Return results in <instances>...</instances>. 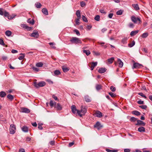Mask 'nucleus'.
<instances>
[{"instance_id":"393cba45","label":"nucleus","mask_w":152,"mask_h":152,"mask_svg":"<svg viewBox=\"0 0 152 152\" xmlns=\"http://www.w3.org/2000/svg\"><path fill=\"white\" fill-rule=\"evenodd\" d=\"M42 12L46 15H48V12L46 8H43L42 9Z\"/></svg>"},{"instance_id":"a19ab883","label":"nucleus","mask_w":152,"mask_h":152,"mask_svg":"<svg viewBox=\"0 0 152 152\" xmlns=\"http://www.w3.org/2000/svg\"><path fill=\"white\" fill-rule=\"evenodd\" d=\"M55 75H58L60 74V72L58 70H56L54 71Z\"/></svg>"},{"instance_id":"79ce46f5","label":"nucleus","mask_w":152,"mask_h":152,"mask_svg":"<svg viewBox=\"0 0 152 152\" xmlns=\"http://www.w3.org/2000/svg\"><path fill=\"white\" fill-rule=\"evenodd\" d=\"M20 54L22 55L19 56L18 58L20 60H22L25 57V56H24V55L22 53H21V54Z\"/></svg>"},{"instance_id":"4d7b16f0","label":"nucleus","mask_w":152,"mask_h":152,"mask_svg":"<svg viewBox=\"0 0 152 152\" xmlns=\"http://www.w3.org/2000/svg\"><path fill=\"white\" fill-rule=\"evenodd\" d=\"M53 101L52 100H50V105L51 107L54 106Z\"/></svg>"},{"instance_id":"4be33fe9","label":"nucleus","mask_w":152,"mask_h":152,"mask_svg":"<svg viewBox=\"0 0 152 152\" xmlns=\"http://www.w3.org/2000/svg\"><path fill=\"white\" fill-rule=\"evenodd\" d=\"M132 6L134 8L135 10H139V8L138 4H133L132 5Z\"/></svg>"},{"instance_id":"1a4fd4ad","label":"nucleus","mask_w":152,"mask_h":152,"mask_svg":"<svg viewBox=\"0 0 152 152\" xmlns=\"http://www.w3.org/2000/svg\"><path fill=\"white\" fill-rule=\"evenodd\" d=\"M21 110L22 112L24 113H29L30 112V110L28 109L25 108V107H22L21 108Z\"/></svg>"},{"instance_id":"473e14b6","label":"nucleus","mask_w":152,"mask_h":152,"mask_svg":"<svg viewBox=\"0 0 152 152\" xmlns=\"http://www.w3.org/2000/svg\"><path fill=\"white\" fill-rule=\"evenodd\" d=\"M127 38H124L122 39L121 40V42L124 44H126L127 43Z\"/></svg>"},{"instance_id":"c9c22d12","label":"nucleus","mask_w":152,"mask_h":152,"mask_svg":"<svg viewBox=\"0 0 152 152\" xmlns=\"http://www.w3.org/2000/svg\"><path fill=\"white\" fill-rule=\"evenodd\" d=\"M114 59V57H112L107 60L108 62H109L110 64H112L113 62Z\"/></svg>"},{"instance_id":"9d476101","label":"nucleus","mask_w":152,"mask_h":152,"mask_svg":"<svg viewBox=\"0 0 152 152\" xmlns=\"http://www.w3.org/2000/svg\"><path fill=\"white\" fill-rule=\"evenodd\" d=\"M94 127L99 129L102 128V126L101 125L100 123L99 122H97L94 125Z\"/></svg>"},{"instance_id":"412c9836","label":"nucleus","mask_w":152,"mask_h":152,"mask_svg":"<svg viewBox=\"0 0 152 152\" xmlns=\"http://www.w3.org/2000/svg\"><path fill=\"white\" fill-rule=\"evenodd\" d=\"M22 131L24 132H27L28 131V128L26 126H24L22 128Z\"/></svg>"},{"instance_id":"f03ea898","label":"nucleus","mask_w":152,"mask_h":152,"mask_svg":"<svg viewBox=\"0 0 152 152\" xmlns=\"http://www.w3.org/2000/svg\"><path fill=\"white\" fill-rule=\"evenodd\" d=\"M70 41L72 43L81 44L82 42L80 39L76 37H73L70 40Z\"/></svg>"},{"instance_id":"cd10ccee","label":"nucleus","mask_w":152,"mask_h":152,"mask_svg":"<svg viewBox=\"0 0 152 152\" xmlns=\"http://www.w3.org/2000/svg\"><path fill=\"white\" fill-rule=\"evenodd\" d=\"M105 150L107 152H117L118 151V150L116 149L110 150L109 149L106 148Z\"/></svg>"},{"instance_id":"dca6fc26","label":"nucleus","mask_w":152,"mask_h":152,"mask_svg":"<svg viewBox=\"0 0 152 152\" xmlns=\"http://www.w3.org/2000/svg\"><path fill=\"white\" fill-rule=\"evenodd\" d=\"M138 131L140 132H144L145 131V129L144 127L141 126L138 128Z\"/></svg>"},{"instance_id":"a211bd4d","label":"nucleus","mask_w":152,"mask_h":152,"mask_svg":"<svg viewBox=\"0 0 152 152\" xmlns=\"http://www.w3.org/2000/svg\"><path fill=\"white\" fill-rule=\"evenodd\" d=\"M132 113L133 114L137 116H139L140 115L141 113L139 111L137 110H134L132 112Z\"/></svg>"},{"instance_id":"20e7f679","label":"nucleus","mask_w":152,"mask_h":152,"mask_svg":"<svg viewBox=\"0 0 152 152\" xmlns=\"http://www.w3.org/2000/svg\"><path fill=\"white\" fill-rule=\"evenodd\" d=\"M131 20L134 23H140L141 22L140 18L138 17H136L134 16H132L131 17Z\"/></svg>"},{"instance_id":"6e6d98bb","label":"nucleus","mask_w":152,"mask_h":152,"mask_svg":"<svg viewBox=\"0 0 152 152\" xmlns=\"http://www.w3.org/2000/svg\"><path fill=\"white\" fill-rule=\"evenodd\" d=\"M21 26L26 29H28V26H27L26 24H22Z\"/></svg>"},{"instance_id":"13d9d810","label":"nucleus","mask_w":152,"mask_h":152,"mask_svg":"<svg viewBox=\"0 0 152 152\" xmlns=\"http://www.w3.org/2000/svg\"><path fill=\"white\" fill-rule=\"evenodd\" d=\"M80 5L82 7H84L86 5V4L84 1H82L80 3Z\"/></svg>"},{"instance_id":"f8f14e48","label":"nucleus","mask_w":152,"mask_h":152,"mask_svg":"<svg viewBox=\"0 0 152 152\" xmlns=\"http://www.w3.org/2000/svg\"><path fill=\"white\" fill-rule=\"evenodd\" d=\"M97 64V62H92L91 63V70H93L95 67L96 66Z\"/></svg>"},{"instance_id":"052dcab7","label":"nucleus","mask_w":152,"mask_h":152,"mask_svg":"<svg viewBox=\"0 0 152 152\" xmlns=\"http://www.w3.org/2000/svg\"><path fill=\"white\" fill-rule=\"evenodd\" d=\"M109 94L112 97H114L115 96V95L112 92L109 93Z\"/></svg>"},{"instance_id":"5fc2aeb1","label":"nucleus","mask_w":152,"mask_h":152,"mask_svg":"<svg viewBox=\"0 0 152 152\" xmlns=\"http://www.w3.org/2000/svg\"><path fill=\"white\" fill-rule=\"evenodd\" d=\"M15 16V15L11 16V15H9L7 17H8V19H13L14 18Z\"/></svg>"},{"instance_id":"ea45409f","label":"nucleus","mask_w":152,"mask_h":152,"mask_svg":"<svg viewBox=\"0 0 152 152\" xmlns=\"http://www.w3.org/2000/svg\"><path fill=\"white\" fill-rule=\"evenodd\" d=\"M137 120V118L134 117H132L130 119V121L131 122H135Z\"/></svg>"},{"instance_id":"f704fd0d","label":"nucleus","mask_w":152,"mask_h":152,"mask_svg":"<svg viewBox=\"0 0 152 152\" xmlns=\"http://www.w3.org/2000/svg\"><path fill=\"white\" fill-rule=\"evenodd\" d=\"M102 87V86L100 85H96V89L97 91H99L101 89Z\"/></svg>"},{"instance_id":"7ed1b4c3","label":"nucleus","mask_w":152,"mask_h":152,"mask_svg":"<svg viewBox=\"0 0 152 152\" xmlns=\"http://www.w3.org/2000/svg\"><path fill=\"white\" fill-rule=\"evenodd\" d=\"M34 84L35 87L38 88L39 87H42L45 86L46 85V83L44 81H41L38 83H37L36 82H34Z\"/></svg>"},{"instance_id":"2f4dec72","label":"nucleus","mask_w":152,"mask_h":152,"mask_svg":"<svg viewBox=\"0 0 152 152\" xmlns=\"http://www.w3.org/2000/svg\"><path fill=\"white\" fill-rule=\"evenodd\" d=\"M36 7L37 8H40L41 7L42 5L40 3L37 2L35 4Z\"/></svg>"},{"instance_id":"9b49d317","label":"nucleus","mask_w":152,"mask_h":152,"mask_svg":"<svg viewBox=\"0 0 152 152\" xmlns=\"http://www.w3.org/2000/svg\"><path fill=\"white\" fill-rule=\"evenodd\" d=\"M95 114L96 117L99 118H101L102 116V113L99 111H96Z\"/></svg>"},{"instance_id":"e2e57ef3","label":"nucleus","mask_w":152,"mask_h":152,"mask_svg":"<svg viewBox=\"0 0 152 152\" xmlns=\"http://www.w3.org/2000/svg\"><path fill=\"white\" fill-rule=\"evenodd\" d=\"M32 69L34 71L36 72H38L39 71V69L38 68L36 67H33Z\"/></svg>"},{"instance_id":"58836bf2","label":"nucleus","mask_w":152,"mask_h":152,"mask_svg":"<svg viewBox=\"0 0 152 152\" xmlns=\"http://www.w3.org/2000/svg\"><path fill=\"white\" fill-rule=\"evenodd\" d=\"M82 18L83 20L85 22H87L88 21L84 15H83L82 16Z\"/></svg>"},{"instance_id":"0e129e2a","label":"nucleus","mask_w":152,"mask_h":152,"mask_svg":"<svg viewBox=\"0 0 152 152\" xmlns=\"http://www.w3.org/2000/svg\"><path fill=\"white\" fill-rule=\"evenodd\" d=\"M86 28L88 30H90L92 28V26L91 25H88Z\"/></svg>"},{"instance_id":"aec40b11","label":"nucleus","mask_w":152,"mask_h":152,"mask_svg":"<svg viewBox=\"0 0 152 152\" xmlns=\"http://www.w3.org/2000/svg\"><path fill=\"white\" fill-rule=\"evenodd\" d=\"M27 22L32 25H33L34 23V20L33 19H31V18H29L28 19Z\"/></svg>"},{"instance_id":"0eeeda50","label":"nucleus","mask_w":152,"mask_h":152,"mask_svg":"<svg viewBox=\"0 0 152 152\" xmlns=\"http://www.w3.org/2000/svg\"><path fill=\"white\" fill-rule=\"evenodd\" d=\"M137 123L135 124L137 126H144L145 125V124L143 121L140 120H137Z\"/></svg>"},{"instance_id":"de8ad7c7","label":"nucleus","mask_w":152,"mask_h":152,"mask_svg":"<svg viewBox=\"0 0 152 152\" xmlns=\"http://www.w3.org/2000/svg\"><path fill=\"white\" fill-rule=\"evenodd\" d=\"M74 31L75 32L76 34L78 36H80V33L77 30L75 29L74 30Z\"/></svg>"},{"instance_id":"c756f323","label":"nucleus","mask_w":152,"mask_h":152,"mask_svg":"<svg viewBox=\"0 0 152 152\" xmlns=\"http://www.w3.org/2000/svg\"><path fill=\"white\" fill-rule=\"evenodd\" d=\"M36 66L38 67H41L42 66L43 64L42 62H39L36 64Z\"/></svg>"},{"instance_id":"603ef678","label":"nucleus","mask_w":152,"mask_h":152,"mask_svg":"<svg viewBox=\"0 0 152 152\" xmlns=\"http://www.w3.org/2000/svg\"><path fill=\"white\" fill-rule=\"evenodd\" d=\"M42 124H38V128L39 130H42L43 129V128L42 126Z\"/></svg>"},{"instance_id":"4c0bfd02","label":"nucleus","mask_w":152,"mask_h":152,"mask_svg":"<svg viewBox=\"0 0 152 152\" xmlns=\"http://www.w3.org/2000/svg\"><path fill=\"white\" fill-rule=\"evenodd\" d=\"M62 68L63 71L64 72H66L69 70V69L67 67H66L65 66H63Z\"/></svg>"},{"instance_id":"37998d69","label":"nucleus","mask_w":152,"mask_h":152,"mask_svg":"<svg viewBox=\"0 0 152 152\" xmlns=\"http://www.w3.org/2000/svg\"><path fill=\"white\" fill-rule=\"evenodd\" d=\"M138 95L141 96L143 97H144V98L146 99L147 98V97L146 96L144 95L142 93L140 92L138 93Z\"/></svg>"},{"instance_id":"49530a36","label":"nucleus","mask_w":152,"mask_h":152,"mask_svg":"<svg viewBox=\"0 0 152 152\" xmlns=\"http://www.w3.org/2000/svg\"><path fill=\"white\" fill-rule=\"evenodd\" d=\"M123 12V11L121 10H120L117 11L116 12V14L118 15H121Z\"/></svg>"},{"instance_id":"f3484780","label":"nucleus","mask_w":152,"mask_h":152,"mask_svg":"<svg viewBox=\"0 0 152 152\" xmlns=\"http://www.w3.org/2000/svg\"><path fill=\"white\" fill-rule=\"evenodd\" d=\"M118 62L119 64V67L121 68L122 67L123 65V63L120 59H118Z\"/></svg>"},{"instance_id":"ddd939ff","label":"nucleus","mask_w":152,"mask_h":152,"mask_svg":"<svg viewBox=\"0 0 152 152\" xmlns=\"http://www.w3.org/2000/svg\"><path fill=\"white\" fill-rule=\"evenodd\" d=\"M39 34L37 32H33L31 34L30 36L35 38H38L39 37Z\"/></svg>"},{"instance_id":"e433bc0d","label":"nucleus","mask_w":152,"mask_h":152,"mask_svg":"<svg viewBox=\"0 0 152 152\" xmlns=\"http://www.w3.org/2000/svg\"><path fill=\"white\" fill-rule=\"evenodd\" d=\"M11 31H7L5 32V34L8 37L11 36Z\"/></svg>"},{"instance_id":"423d86ee","label":"nucleus","mask_w":152,"mask_h":152,"mask_svg":"<svg viewBox=\"0 0 152 152\" xmlns=\"http://www.w3.org/2000/svg\"><path fill=\"white\" fill-rule=\"evenodd\" d=\"M141 66H142V65L138 63H134L133 66L132 67L133 69L134 68L139 69L141 67Z\"/></svg>"},{"instance_id":"774afa93","label":"nucleus","mask_w":152,"mask_h":152,"mask_svg":"<svg viewBox=\"0 0 152 152\" xmlns=\"http://www.w3.org/2000/svg\"><path fill=\"white\" fill-rule=\"evenodd\" d=\"M19 152H25V151L24 149L21 148L19 150Z\"/></svg>"},{"instance_id":"72a5a7b5","label":"nucleus","mask_w":152,"mask_h":152,"mask_svg":"<svg viewBox=\"0 0 152 152\" xmlns=\"http://www.w3.org/2000/svg\"><path fill=\"white\" fill-rule=\"evenodd\" d=\"M135 44V42L134 41H133L131 43H129L128 45V46L129 47L131 48L134 46Z\"/></svg>"},{"instance_id":"69168bd1","label":"nucleus","mask_w":152,"mask_h":152,"mask_svg":"<svg viewBox=\"0 0 152 152\" xmlns=\"http://www.w3.org/2000/svg\"><path fill=\"white\" fill-rule=\"evenodd\" d=\"M131 151V150L129 148L124 149V152H130Z\"/></svg>"},{"instance_id":"c85d7f7f","label":"nucleus","mask_w":152,"mask_h":152,"mask_svg":"<svg viewBox=\"0 0 152 152\" xmlns=\"http://www.w3.org/2000/svg\"><path fill=\"white\" fill-rule=\"evenodd\" d=\"M6 93L3 91H1L0 92V96L1 97H4L6 96Z\"/></svg>"},{"instance_id":"4468645a","label":"nucleus","mask_w":152,"mask_h":152,"mask_svg":"<svg viewBox=\"0 0 152 152\" xmlns=\"http://www.w3.org/2000/svg\"><path fill=\"white\" fill-rule=\"evenodd\" d=\"M106 69L104 68H100L98 70V72L100 73H103L106 72Z\"/></svg>"},{"instance_id":"864d4df0","label":"nucleus","mask_w":152,"mask_h":152,"mask_svg":"<svg viewBox=\"0 0 152 152\" xmlns=\"http://www.w3.org/2000/svg\"><path fill=\"white\" fill-rule=\"evenodd\" d=\"M4 16L6 17H8V16L9 15V14L8 12H7L6 11H4Z\"/></svg>"},{"instance_id":"f257e3e1","label":"nucleus","mask_w":152,"mask_h":152,"mask_svg":"<svg viewBox=\"0 0 152 152\" xmlns=\"http://www.w3.org/2000/svg\"><path fill=\"white\" fill-rule=\"evenodd\" d=\"M72 111L73 113H75L76 112L80 117H82L83 115L81 114L80 111L77 110L75 105H72L71 107Z\"/></svg>"},{"instance_id":"338daca9","label":"nucleus","mask_w":152,"mask_h":152,"mask_svg":"<svg viewBox=\"0 0 152 152\" xmlns=\"http://www.w3.org/2000/svg\"><path fill=\"white\" fill-rule=\"evenodd\" d=\"M100 12L101 13H103L104 14H105L106 13V12L103 9H101L100 10Z\"/></svg>"},{"instance_id":"bb28decb","label":"nucleus","mask_w":152,"mask_h":152,"mask_svg":"<svg viewBox=\"0 0 152 152\" xmlns=\"http://www.w3.org/2000/svg\"><path fill=\"white\" fill-rule=\"evenodd\" d=\"M148 35V34L147 32H145L143 33L141 35L142 38H146Z\"/></svg>"},{"instance_id":"c03bdc74","label":"nucleus","mask_w":152,"mask_h":152,"mask_svg":"<svg viewBox=\"0 0 152 152\" xmlns=\"http://www.w3.org/2000/svg\"><path fill=\"white\" fill-rule=\"evenodd\" d=\"M139 107L143 109H146L147 108V106L146 105H140L139 106Z\"/></svg>"},{"instance_id":"a18cd8bd","label":"nucleus","mask_w":152,"mask_h":152,"mask_svg":"<svg viewBox=\"0 0 152 152\" xmlns=\"http://www.w3.org/2000/svg\"><path fill=\"white\" fill-rule=\"evenodd\" d=\"M100 16L99 15H96L95 18L94 19L97 21H99V20Z\"/></svg>"},{"instance_id":"09e8293b","label":"nucleus","mask_w":152,"mask_h":152,"mask_svg":"<svg viewBox=\"0 0 152 152\" xmlns=\"http://www.w3.org/2000/svg\"><path fill=\"white\" fill-rule=\"evenodd\" d=\"M80 19L79 18H77L75 20V23L77 25H79L80 24Z\"/></svg>"},{"instance_id":"680f3d73","label":"nucleus","mask_w":152,"mask_h":152,"mask_svg":"<svg viewBox=\"0 0 152 152\" xmlns=\"http://www.w3.org/2000/svg\"><path fill=\"white\" fill-rule=\"evenodd\" d=\"M138 104H144V101H141V100L138 101L137 102Z\"/></svg>"},{"instance_id":"7c9ffc66","label":"nucleus","mask_w":152,"mask_h":152,"mask_svg":"<svg viewBox=\"0 0 152 152\" xmlns=\"http://www.w3.org/2000/svg\"><path fill=\"white\" fill-rule=\"evenodd\" d=\"M83 53H85L87 56H88L91 53V52L89 50H83Z\"/></svg>"},{"instance_id":"6e6552de","label":"nucleus","mask_w":152,"mask_h":152,"mask_svg":"<svg viewBox=\"0 0 152 152\" xmlns=\"http://www.w3.org/2000/svg\"><path fill=\"white\" fill-rule=\"evenodd\" d=\"M81 113L85 114L87 112V107L85 106H82L81 107Z\"/></svg>"},{"instance_id":"bf43d9fd","label":"nucleus","mask_w":152,"mask_h":152,"mask_svg":"<svg viewBox=\"0 0 152 152\" xmlns=\"http://www.w3.org/2000/svg\"><path fill=\"white\" fill-rule=\"evenodd\" d=\"M0 44L2 45H5L3 40L1 39H0Z\"/></svg>"},{"instance_id":"39448f33","label":"nucleus","mask_w":152,"mask_h":152,"mask_svg":"<svg viewBox=\"0 0 152 152\" xmlns=\"http://www.w3.org/2000/svg\"><path fill=\"white\" fill-rule=\"evenodd\" d=\"M16 129L15 126L14 124H11L10 126V132L12 134H13L15 133V130Z\"/></svg>"},{"instance_id":"8fccbe9b","label":"nucleus","mask_w":152,"mask_h":152,"mask_svg":"<svg viewBox=\"0 0 152 152\" xmlns=\"http://www.w3.org/2000/svg\"><path fill=\"white\" fill-rule=\"evenodd\" d=\"M128 26L130 28H133L134 26V25L132 23H129Z\"/></svg>"},{"instance_id":"b1692460","label":"nucleus","mask_w":152,"mask_h":152,"mask_svg":"<svg viewBox=\"0 0 152 152\" xmlns=\"http://www.w3.org/2000/svg\"><path fill=\"white\" fill-rule=\"evenodd\" d=\"M76 14L78 18H79V19H80L81 18L80 12L79 10H77L76 11Z\"/></svg>"},{"instance_id":"5701e85b","label":"nucleus","mask_w":152,"mask_h":152,"mask_svg":"<svg viewBox=\"0 0 152 152\" xmlns=\"http://www.w3.org/2000/svg\"><path fill=\"white\" fill-rule=\"evenodd\" d=\"M7 97L11 101H12L14 99V96L10 94H8L7 96Z\"/></svg>"},{"instance_id":"6ab92c4d","label":"nucleus","mask_w":152,"mask_h":152,"mask_svg":"<svg viewBox=\"0 0 152 152\" xmlns=\"http://www.w3.org/2000/svg\"><path fill=\"white\" fill-rule=\"evenodd\" d=\"M138 30L132 31L131 32L130 35L131 36H133L137 34L139 32Z\"/></svg>"},{"instance_id":"a878e982","label":"nucleus","mask_w":152,"mask_h":152,"mask_svg":"<svg viewBox=\"0 0 152 152\" xmlns=\"http://www.w3.org/2000/svg\"><path fill=\"white\" fill-rule=\"evenodd\" d=\"M85 99L87 102H90L91 101V100L88 95L86 96H85Z\"/></svg>"},{"instance_id":"3c124183","label":"nucleus","mask_w":152,"mask_h":152,"mask_svg":"<svg viewBox=\"0 0 152 152\" xmlns=\"http://www.w3.org/2000/svg\"><path fill=\"white\" fill-rule=\"evenodd\" d=\"M110 89L111 90V91L113 92H114L116 90L115 88V87H114L113 86H111L110 87Z\"/></svg>"},{"instance_id":"2eb2a0df","label":"nucleus","mask_w":152,"mask_h":152,"mask_svg":"<svg viewBox=\"0 0 152 152\" xmlns=\"http://www.w3.org/2000/svg\"><path fill=\"white\" fill-rule=\"evenodd\" d=\"M55 107L57 109V110H61L62 109V107L61 105L59 103L57 104L56 106Z\"/></svg>"}]
</instances>
